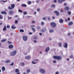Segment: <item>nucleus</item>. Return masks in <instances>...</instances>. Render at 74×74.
I'll return each mask as SVG.
<instances>
[{
	"label": "nucleus",
	"instance_id": "nucleus-1",
	"mask_svg": "<svg viewBox=\"0 0 74 74\" xmlns=\"http://www.w3.org/2000/svg\"><path fill=\"white\" fill-rule=\"evenodd\" d=\"M53 59H57V60H60L62 59L61 57L57 56H53Z\"/></svg>",
	"mask_w": 74,
	"mask_h": 74
},
{
	"label": "nucleus",
	"instance_id": "nucleus-2",
	"mask_svg": "<svg viewBox=\"0 0 74 74\" xmlns=\"http://www.w3.org/2000/svg\"><path fill=\"white\" fill-rule=\"evenodd\" d=\"M11 7L10 6H8V8L9 9V10H12V9H13V8H14L15 7V4H11Z\"/></svg>",
	"mask_w": 74,
	"mask_h": 74
},
{
	"label": "nucleus",
	"instance_id": "nucleus-3",
	"mask_svg": "<svg viewBox=\"0 0 74 74\" xmlns=\"http://www.w3.org/2000/svg\"><path fill=\"white\" fill-rule=\"evenodd\" d=\"M50 25L53 28L55 27H56V23H55L51 22L50 23Z\"/></svg>",
	"mask_w": 74,
	"mask_h": 74
},
{
	"label": "nucleus",
	"instance_id": "nucleus-4",
	"mask_svg": "<svg viewBox=\"0 0 74 74\" xmlns=\"http://www.w3.org/2000/svg\"><path fill=\"white\" fill-rule=\"evenodd\" d=\"M16 52V50H14L10 53V55L11 56H14L15 55Z\"/></svg>",
	"mask_w": 74,
	"mask_h": 74
},
{
	"label": "nucleus",
	"instance_id": "nucleus-5",
	"mask_svg": "<svg viewBox=\"0 0 74 74\" xmlns=\"http://www.w3.org/2000/svg\"><path fill=\"white\" fill-rule=\"evenodd\" d=\"M40 72L41 73H44L45 72V70L43 69H40Z\"/></svg>",
	"mask_w": 74,
	"mask_h": 74
},
{
	"label": "nucleus",
	"instance_id": "nucleus-6",
	"mask_svg": "<svg viewBox=\"0 0 74 74\" xmlns=\"http://www.w3.org/2000/svg\"><path fill=\"white\" fill-rule=\"evenodd\" d=\"M14 11H10L9 12V14L10 15H12L14 14Z\"/></svg>",
	"mask_w": 74,
	"mask_h": 74
},
{
	"label": "nucleus",
	"instance_id": "nucleus-7",
	"mask_svg": "<svg viewBox=\"0 0 74 74\" xmlns=\"http://www.w3.org/2000/svg\"><path fill=\"white\" fill-rule=\"evenodd\" d=\"M67 43L66 42L63 45V47H64V48H67Z\"/></svg>",
	"mask_w": 74,
	"mask_h": 74
},
{
	"label": "nucleus",
	"instance_id": "nucleus-8",
	"mask_svg": "<svg viewBox=\"0 0 74 74\" xmlns=\"http://www.w3.org/2000/svg\"><path fill=\"white\" fill-rule=\"evenodd\" d=\"M54 12L56 14L57 16L59 15V12H58V11H54Z\"/></svg>",
	"mask_w": 74,
	"mask_h": 74
},
{
	"label": "nucleus",
	"instance_id": "nucleus-9",
	"mask_svg": "<svg viewBox=\"0 0 74 74\" xmlns=\"http://www.w3.org/2000/svg\"><path fill=\"white\" fill-rule=\"evenodd\" d=\"M23 38L24 41H26L27 39V37L26 36H24L23 37Z\"/></svg>",
	"mask_w": 74,
	"mask_h": 74
},
{
	"label": "nucleus",
	"instance_id": "nucleus-10",
	"mask_svg": "<svg viewBox=\"0 0 74 74\" xmlns=\"http://www.w3.org/2000/svg\"><path fill=\"white\" fill-rule=\"evenodd\" d=\"M1 14H3L4 15H7V13L5 11H3L1 12Z\"/></svg>",
	"mask_w": 74,
	"mask_h": 74
},
{
	"label": "nucleus",
	"instance_id": "nucleus-11",
	"mask_svg": "<svg viewBox=\"0 0 74 74\" xmlns=\"http://www.w3.org/2000/svg\"><path fill=\"white\" fill-rule=\"evenodd\" d=\"M25 58L26 59H27V60H30V56H26Z\"/></svg>",
	"mask_w": 74,
	"mask_h": 74
},
{
	"label": "nucleus",
	"instance_id": "nucleus-12",
	"mask_svg": "<svg viewBox=\"0 0 74 74\" xmlns=\"http://www.w3.org/2000/svg\"><path fill=\"white\" fill-rule=\"evenodd\" d=\"M8 47L9 48H10V49H12V48H13V47H14V46H13V45H9Z\"/></svg>",
	"mask_w": 74,
	"mask_h": 74
},
{
	"label": "nucleus",
	"instance_id": "nucleus-13",
	"mask_svg": "<svg viewBox=\"0 0 74 74\" xmlns=\"http://www.w3.org/2000/svg\"><path fill=\"white\" fill-rule=\"evenodd\" d=\"M65 0H58V2L59 3H62L63 1H64Z\"/></svg>",
	"mask_w": 74,
	"mask_h": 74
},
{
	"label": "nucleus",
	"instance_id": "nucleus-14",
	"mask_svg": "<svg viewBox=\"0 0 74 74\" xmlns=\"http://www.w3.org/2000/svg\"><path fill=\"white\" fill-rule=\"evenodd\" d=\"M49 50V48L47 47L46 48L45 51L46 52H47Z\"/></svg>",
	"mask_w": 74,
	"mask_h": 74
},
{
	"label": "nucleus",
	"instance_id": "nucleus-15",
	"mask_svg": "<svg viewBox=\"0 0 74 74\" xmlns=\"http://www.w3.org/2000/svg\"><path fill=\"white\" fill-rule=\"evenodd\" d=\"M15 72L16 73H19V69H16L15 70Z\"/></svg>",
	"mask_w": 74,
	"mask_h": 74
},
{
	"label": "nucleus",
	"instance_id": "nucleus-16",
	"mask_svg": "<svg viewBox=\"0 0 74 74\" xmlns=\"http://www.w3.org/2000/svg\"><path fill=\"white\" fill-rule=\"evenodd\" d=\"M3 30L4 32L6 30H7V28H6V26L5 25L3 29Z\"/></svg>",
	"mask_w": 74,
	"mask_h": 74
},
{
	"label": "nucleus",
	"instance_id": "nucleus-17",
	"mask_svg": "<svg viewBox=\"0 0 74 74\" xmlns=\"http://www.w3.org/2000/svg\"><path fill=\"white\" fill-rule=\"evenodd\" d=\"M60 23H63V20L62 18H60L59 20Z\"/></svg>",
	"mask_w": 74,
	"mask_h": 74
},
{
	"label": "nucleus",
	"instance_id": "nucleus-18",
	"mask_svg": "<svg viewBox=\"0 0 74 74\" xmlns=\"http://www.w3.org/2000/svg\"><path fill=\"white\" fill-rule=\"evenodd\" d=\"M73 23L71 21L69 23L68 25H69V26H70V25H73Z\"/></svg>",
	"mask_w": 74,
	"mask_h": 74
},
{
	"label": "nucleus",
	"instance_id": "nucleus-19",
	"mask_svg": "<svg viewBox=\"0 0 74 74\" xmlns=\"http://www.w3.org/2000/svg\"><path fill=\"white\" fill-rule=\"evenodd\" d=\"M21 6L24 7H27V5H26V4H23L21 5Z\"/></svg>",
	"mask_w": 74,
	"mask_h": 74
},
{
	"label": "nucleus",
	"instance_id": "nucleus-20",
	"mask_svg": "<svg viewBox=\"0 0 74 74\" xmlns=\"http://www.w3.org/2000/svg\"><path fill=\"white\" fill-rule=\"evenodd\" d=\"M2 70L3 71H5V67L4 66H3L2 67Z\"/></svg>",
	"mask_w": 74,
	"mask_h": 74
},
{
	"label": "nucleus",
	"instance_id": "nucleus-21",
	"mask_svg": "<svg viewBox=\"0 0 74 74\" xmlns=\"http://www.w3.org/2000/svg\"><path fill=\"white\" fill-rule=\"evenodd\" d=\"M65 9L66 10H69V7L68 6H66L65 8Z\"/></svg>",
	"mask_w": 74,
	"mask_h": 74
},
{
	"label": "nucleus",
	"instance_id": "nucleus-22",
	"mask_svg": "<svg viewBox=\"0 0 74 74\" xmlns=\"http://www.w3.org/2000/svg\"><path fill=\"white\" fill-rule=\"evenodd\" d=\"M3 19V17L1 14H0V19Z\"/></svg>",
	"mask_w": 74,
	"mask_h": 74
},
{
	"label": "nucleus",
	"instance_id": "nucleus-23",
	"mask_svg": "<svg viewBox=\"0 0 74 74\" xmlns=\"http://www.w3.org/2000/svg\"><path fill=\"white\" fill-rule=\"evenodd\" d=\"M30 70L29 69H28L27 70V73H30Z\"/></svg>",
	"mask_w": 74,
	"mask_h": 74
},
{
	"label": "nucleus",
	"instance_id": "nucleus-24",
	"mask_svg": "<svg viewBox=\"0 0 74 74\" xmlns=\"http://www.w3.org/2000/svg\"><path fill=\"white\" fill-rule=\"evenodd\" d=\"M51 7L52 8H54V7H55V5L53 4L51 5Z\"/></svg>",
	"mask_w": 74,
	"mask_h": 74
},
{
	"label": "nucleus",
	"instance_id": "nucleus-25",
	"mask_svg": "<svg viewBox=\"0 0 74 74\" xmlns=\"http://www.w3.org/2000/svg\"><path fill=\"white\" fill-rule=\"evenodd\" d=\"M53 32V29H50L49 30V33H52V32Z\"/></svg>",
	"mask_w": 74,
	"mask_h": 74
},
{
	"label": "nucleus",
	"instance_id": "nucleus-26",
	"mask_svg": "<svg viewBox=\"0 0 74 74\" xmlns=\"http://www.w3.org/2000/svg\"><path fill=\"white\" fill-rule=\"evenodd\" d=\"M10 60H6L5 61V63H10Z\"/></svg>",
	"mask_w": 74,
	"mask_h": 74
},
{
	"label": "nucleus",
	"instance_id": "nucleus-27",
	"mask_svg": "<svg viewBox=\"0 0 74 74\" xmlns=\"http://www.w3.org/2000/svg\"><path fill=\"white\" fill-rule=\"evenodd\" d=\"M32 29L33 30V32H36L35 29H34V28L32 27Z\"/></svg>",
	"mask_w": 74,
	"mask_h": 74
},
{
	"label": "nucleus",
	"instance_id": "nucleus-28",
	"mask_svg": "<svg viewBox=\"0 0 74 74\" xmlns=\"http://www.w3.org/2000/svg\"><path fill=\"white\" fill-rule=\"evenodd\" d=\"M11 28H12V29H15V28H16V27H14V25H12L11 27Z\"/></svg>",
	"mask_w": 74,
	"mask_h": 74
},
{
	"label": "nucleus",
	"instance_id": "nucleus-29",
	"mask_svg": "<svg viewBox=\"0 0 74 74\" xmlns=\"http://www.w3.org/2000/svg\"><path fill=\"white\" fill-rule=\"evenodd\" d=\"M6 41V39H3L1 40V42H4Z\"/></svg>",
	"mask_w": 74,
	"mask_h": 74
},
{
	"label": "nucleus",
	"instance_id": "nucleus-30",
	"mask_svg": "<svg viewBox=\"0 0 74 74\" xmlns=\"http://www.w3.org/2000/svg\"><path fill=\"white\" fill-rule=\"evenodd\" d=\"M44 25V22L42 21L41 22V25H42V26H43Z\"/></svg>",
	"mask_w": 74,
	"mask_h": 74
},
{
	"label": "nucleus",
	"instance_id": "nucleus-31",
	"mask_svg": "<svg viewBox=\"0 0 74 74\" xmlns=\"http://www.w3.org/2000/svg\"><path fill=\"white\" fill-rule=\"evenodd\" d=\"M20 32H24V30L22 29H21L20 30Z\"/></svg>",
	"mask_w": 74,
	"mask_h": 74
},
{
	"label": "nucleus",
	"instance_id": "nucleus-32",
	"mask_svg": "<svg viewBox=\"0 0 74 74\" xmlns=\"http://www.w3.org/2000/svg\"><path fill=\"white\" fill-rule=\"evenodd\" d=\"M46 30V29L45 30L42 29V30L41 31L42 32H45Z\"/></svg>",
	"mask_w": 74,
	"mask_h": 74
},
{
	"label": "nucleus",
	"instance_id": "nucleus-33",
	"mask_svg": "<svg viewBox=\"0 0 74 74\" xmlns=\"http://www.w3.org/2000/svg\"><path fill=\"white\" fill-rule=\"evenodd\" d=\"M7 42L9 43V44H12V42L9 41H8Z\"/></svg>",
	"mask_w": 74,
	"mask_h": 74
},
{
	"label": "nucleus",
	"instance_id": "nucleus-34",
	"mask_svg": "<svg viewBox=\"0 0 74 74\" xmlns=\"http://www.w3.org/2000/svg\"><path fill=\"white\" fill-rule=\"evenodd\" d=\"M36 61V60H34L32 62V63H33V64H36V62H35V61Z\"/></svg>",
	"mask_w": 74,
	"mask_h": 74
},
{
	"label": "nucleus",
	"instance_id": "nucleus-35",
	"mask_svg": "<svg viewBox=\"0 0 74 74\" xmlns=\"http://www.w3.org/2000/svg\"><path fill=\"white\" fill-rule=\"evenodd\" d=\"M58 45L59 47H61L62 46V43H61L60 42H59L58 43Z\"/></svg>",
	"mask_w": 74,
	"mask_h": 74
},
{
	"label": "nucleus",
	"instance_id": "nucleus-36",
	"mask_svg": "<svg viewBox=\"0 0 74 74\" xmlns=\"http://www.w3.org/2000/svg\"><path fill=\"white\" fill-rule=\"evenodd\" d=\"M6 27L8 28V29H9V28L10 27V25H8L6 26Z\"/></svg>",
	"mask_w": 74,
	"mask_h": 74
},
{
	"label": "nucleus",
	"instance_id": "nucleus-37",
	"mask_svg": "<svg viewBox=\"0 0 74 74\" xmlns=\"http://www.w3.org/2000/svg\"><path fill=\"white\" fill-rule=\"evenodd\" d=\"M18 23V21L17 20H16L15 22V23Z\"/></svg>",
	"mask_w": 74,
	"mask_h": 74
},
{
	"label": "nucleus",
	"instance_id": "nucleus-38",
	"mask_svg": "<svg viewBox=\"0 0 74 74\" xmlns=\"http://www.w3.org/2000/svg\"><path fill=\"white\" fill-rule=\"evenodd\" d=\"M28 4H32V2L30 1H28Z\"/></svg>",
	"mask_w": 74,
	"mask_h": 74
},
{
	"label": "nucleus",
	"instance_id": "nucleus-39",
	"mask_svg": "<svg viewBox=\"0 0 74 74\" xmlns=\"http://www.w3.org/2000/svg\"><path fill=\"white\" fill-rule=\"evenodd\" d=\"M68 13L69 15H70L71 14V12H70L69 11H68Z\"/></svg>",
	"mask_w": 74,
	"mask_h": 74
},
{
	"label": "nucleus",
	"instance_id": "nucleus-40",
	"mask_svg": "<svg viewBox=\"0 0 74 74\" xmlns=\"http://www.w3.org/2000/svg\"><path fill=\"white\" fill-rule=\"evenodd\" d=\"M35 23H36V21H32V24Z\"/></svg>",
	"mask_w": 74,
	"mask_h": 74
},
{
	"label": "nucleus",
	"instance_id": "nucleus-41",
	"mask_svg": "<svg viewBox=\"0 0 74 74\" xmlns=\"http://www.w3.org/2000/svg\"><path fill=\"white\" fill-rule=\"evenodd\" d=\"M23 13L24 15H26V14H27V12H23Z\"/></svg>",
	"mask_w": 74,
	"mask_h": 74
},
{
	"label": "nucleus",
	"instance_id": "nucleus-42",
	"mask_svg": "<svg viewBox=\"0 0 74 74\" xmlns=\"http://www.w3.org/2000/svg\"><path fill=\"white\" fill-rule=\"evenodd\" d=\"M18 11L19 12H22V11L21 10H18Z\"/></svg>",
	"mask_w": 74,
	"mask_h": 74
},
{
	"label": "nucleus",
	"instance_id": "nucleus-43",
	"mask_svg": "<svg viewBox=\"0 0 74 74\" xmlns=\"http://www.w3.org/2000/svg\"><path fill=\"white\" fill-rule=\"evenodd\" d=\"M37 37L36 36H34V40H36V39H37Z\"/></svg>",
	"mask_w": 74,
	"mask_h": 74
},
{
	"label": "nucleus",
	"instance_id": "nucleus-44",
	"mask_svg": "<svg viewBox=\"0 0 74 74\" xmlns=\"http://www.w3.org/2000/svg\"><path fill=\"white\" fill-rule=\"evenodd\" d=\"M10 66H14V62H12V64H10Z\"/></svg>",
	"mask_w": 74,
	"mask_h": 74
},
{
	"label": "nucleus",
	"instance_id": "nucleus-45",
	"mask_svg": "<svg viewBox=\"0 0 74 74\" xmlns=\"http://www.w3.org/2000/svg\"><path fill=\"white\" fill-rule=\"evenodd\" d=\"M21 64L22 66H24V65H25V64L23 62H22L21 63Z\"/></svg>",
	"mask_w": 74,
	"mask_h": 74
},
{
	"label": "nucleus",
	"instance_id": "nucleus-46",
	"mask_svg": "<svg viewBox=\"0 0 74 74\" xmlns=\"http://www.w3.org/2000/svg\"><path fill=\"white\" fill-rule=\"evenodd\" d=\"M42 19L43 20H46V18L45 17H43Z\"/></svg>",
	"mask_w": 74,
	"mask_h": 74
},
{
	"label": "nucleus",
	"instance_id": "nucleus-47",
	"mask_svg": "<svg viewBox=\"0 0 74 74\" xmlns=\"http://www.w3.org/2000/svg\"><path fill=\"white\" fill-rule=\"evenodd\" d=\"M35 27V25H30V27Z\"/></svg>",
	"mask_w": 74,
	"mask_h": 74
},
{
	"label": "nucleus",
	"instance_id": "nucleus-48",
	"mask_svg": "<svg viewBox=\"0 0 74 74\" xmlns=\"http://www.w3.org/2000/svg\"><path fill=\"white\" fill-rule=\"evenodd\" d=\"M53 63H56V61L55 60H53Z\"/></svg>",
	"mask_w": 74,
	"mask_h": 74
},
{
	"label": "nucleus",
	"instance_id": "nucleus-49",
	"mask_svg": "<svg viewBox=\"0 0 74 74\" xmlns=\"http://www.w3.org/2000/svg\"><path fill=\"white\" fill-rule=\"evenodd\" d=\"M55 74H59V72L58 71H57L56 73Z\"/></svg>",
	"mask_w": 74,
	"mask_h": 74
},
{
	"label": "nucleus",
	"instance_id": "nucleus-50",
	"mask_svg": "<svg viewBox=\"0 0 74 74\" xmlns=\"http://www.w3.org/2000/svg\"><path fill=\"white\" fill-rule=\"evenodd\" d=\"M40 27H38L37 28V29H40Z\"/></svg>",
	"mask_w": 74,
	"mask_h": 74
},
{
	"label": "nucleus",
	"instance_id": "nucleus-51",
	"mask_svg": "<svg viewBox=\"0 0 74 74\" xmlns=\"http://www.w3.org/2000/svg\"><path fill=\"white\" fill-rule=\"evenodd\" d=\"M66 5H67V3H64V6H66Z\"/></svg>",
	"mask_w": 74,
	"mask_h": 74
},
{
	"label": "nucleus",
	"instance_id": "nucleus-52",
	"mask_svg": "<svg viewBox=\"0 0 74 74\" xmlns=\"http://www.w3.org/2000/svg\"><path fill=\"white\" fill-rule=\"evenodd\" d=\"M39 35L40 36H42V33H39Z\"/></svg>",
	"mask_w": 74,
	"mask_h": 74
},
{
	"label": "nucleus",
	"instance_id": "nucleus-53",
	"mask_svg": "<svg viewBox=\"0 0 74 74\" xmlns=\"http://www.w3.org/2000/svg\"><path fill=\"white\" fill-rule=\"evenodd\" d=\"M57 0H54V3H56V1Z\"/></svg>",
	"mask_w": 74,
	"mask_h": 74
},
{
	"label": "nucleus",
	"instance_id": "nucleus-54",
	"mask_svg": "<svg viewBox=\"0 0 74 74\" xmlns=\"http://www.w3.org/2000/svg\"><path fill=\"white\" fill-rule=\"evenodd\" d=\"M29 34L31 35V34H33V33L32 32H29Z\"/></svg>",
	"mask_w": 74,
	"mask_h": 74
},
{
	"label": "nucleus",
	"instance_id": "nucleus-55",
	"mask_svg": "<svg viewBox=\"0 0 74 74\" xmlns=\"http://www.w3.org/2000/svg\"><path fill=\"white\" fill-rule=\"evenodd\" d=\"M3 1V3H5V2H7V1Z\"/></svg>",
	"mask_w": 74,
	"mask_h": 74
},
{
	"label": "nucleus",
	"instance_id": "nucleus-56",
	"mask_svg": "<svg viewBox=\"0 0 74 74\" xmlns=\"http://www.w3.org/2000/svg\"><path fill=\"white\" fill-rule=\"evenodd\" d=\"M67 20L68 21H70V18L69 17L67 18Z\"/></svg>",
	"mask_w": 74,
	"mask_h": 74
},
{
	"label": "nucleus",
	"instance_id": "nucleus-57",
	"mask_svg": "<svg viewBox=\"0 0 74 74\" xmlns=\"http://www.w3.org/2000/svg\"><path fill=\"white\" fill-rule=\"evenodd\" d=\"M37 11H40V9H37Z\"/></svg>",
	"mask_w": 74,
	"mask_h": 74
},
{
	"label": "nucleus",
	"instance_id": "nucleus-58",
	"mask_svg": "<svg viewBox=\"0 0 74 74\" xmlns=\"http://www.w3.org/2000/svg\"><path fill=\"white\" fill-rule=\"evenodd\" d=\"M48 20L49 21H50V18H49V17H48Z\"/></svg>",
	"mask_w": 74,
	"mask_h": 74
},
{
	"label": "nucleus",
	"instance_id": "nucleus-59",
	"mask_svg": "<svg viewBox=\"0 0 74 74\" xmlns=\"http://www.w3.org/2000/svg\"><path fill=\"white\" fill-rule=\"evenodd\" d=\"M12 18V17H9L8 18V19H11Z\"/></svg>",
	"mask_w": 74,
	"mask_h": 74
},
{
	"label": "nucleus",
	"instance_id": "nucleus-60",
	"mask_svg": "<svg viewBox=\"0 0 74 74\" xmlns=\"http://www.w3.org/2000/svg\"><path fill=\"white\" fill-rule=\"evenodd\" d=\"M73 57V56H69V58H72V57Z\"/></svg>",
	"mask_w": 74,
	"mask_h": 74
},
{
	"label": "nucleus",
	"instance_id": "nucleus-61",
	"mask_svg": "<svg viewBox=\"0 0 74 74\" xmlns=\"http://www.w3.org/2000/svg\"><path fill=\"white\" fill-rule=\"evenodd\" d=\"M34 42H35V43L37 42V41H36V40H34Z\"/></svg>",
	"mask_w": 74,
	"mask_h": 74
},
{
	"label": "nucleus",
	"instance_id": "nucleus-62",
	"mask_svg": "<svg viewBox=\"0 0 74 74\" xmlns=\"http://www.w3.org/2000/svg\"><path fill=\"white\" fill-rule=\"evenodd\" d=\"M52 18L53 19H55V17L54 16H53L52 17Z\"/></svg>",
	"mask_w": 74,
	"mask_h": 74
},
{
	"label": "nucleus",
	"instance_id": "nucleus-63",
	"mask_svg": "<svg viewBox=\"0 0 74 74\" xmlns=\"http://www.w3.org/2000/svg\"><path fill=\"white\" fill-rule=\"evenodd\" d=\"M16 74H21L20 73V72H18V73H17Z\"/></svg>",
	"mask_w": 74,
	"mask_h": 74
},
{
	"label": "nucleus",
	"instance_id": "nucleus-64",
	"mask_svg": "<svg viewBox=\"0 0 74 74\" xmlns=\"http://www.w3.org/2000/svg\"><path fill=\"white\" fill-rule=\"evenodd\" d=\"M68 36H70V34L69 33H68Z\"/></svg>",
	"mask_w": 74,
	"mask_h": 74
}]
</instances>
